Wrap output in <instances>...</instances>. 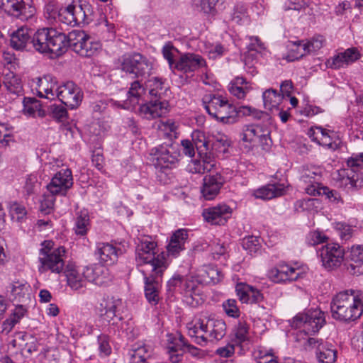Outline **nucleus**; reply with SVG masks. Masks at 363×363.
Instances as JSON below:
<instances>
[{
	"mask_svg": "<svg viewBox=\"0 0 363 363\" xmlns=\"http://www.w3.org/2000/svg\"><path fill=\"white\" fill-rule=\"evenodd\" d=\"M86 33L84 30H74L67 35L65 33L54 28H48L40 32L38 40L40 50L48 49V53H52L57 57L65 53L69 48L77 53V46L79 47L84 39H86Z\"/></svg>",
	"mask_w": 363,
	"mask_h": 363,
	"instance_id": "f257e3e1",
	"label": "nucleus"
},
{
	"mask_svg": "<svg viewBox=\"0 0 363 363\" xmlns=\"http://www.w3.org/2000/svg\"><path fill=\"white\" fill-rule=\"evenodd\" d=\"M332 317L343 323L359 318L363 314V291L347 290L333 296L330 303Z\"/></svg>",
	"mask_w": 363,
	"mask_h": 363,
	"instance_id": "f03ea898",
	"label": "nucleus"
},
{
	"mask_svg": "<svg viewBox=\"0 0 363 363\" xmlns=\"http://www.w3.org/2000/svg\"><path fill=\"white\" fill-rule=\"evenodd\" d=\"M203 107L209 116L223 124H232L236 121L239 113L245 116L259 114L250 106H241L238 109L221 94H208L202 98Z\"/></svg>",
	"mask_w": 363,
	"mask_h": 363,
	"instance_id": "7ed1b4c3",
	"label": "nucleus"
},
{
	"mask_svg": "<svg viewBox=\"0 0 363 363\" xmlns=\"http://www.w3.org/2000/svg\"><path fill=\"white\" fill-rule=\"evenodd\" d=\"M149 94L151 100L140 106L141 116L148 120L161 117L169 111V102L164 96L169 91L167 79L155 77L149 80Z\"/></svg>",
	"mask_w": 363,
	"mask_h": 363,
	"instance_id": "20e7f679",
	"label": "nucleus"
},
{
	"mask_svg": "<svg viewBox=\"0 0 363 363\" xmlns=\"http://www.w3.org/2000/svg\"><path fill=\"white\" fill-rule=\"evenodd\" d=\"M135 261L138 266H150V272H155L157 274H164L168 267L163 252H157V244L149 235L138 238L135 249Z\"/></svg>",
	"mask_w": 363,
	"mask_h": 363,
	"instance_id": "39448f33",
	"label": "nucleus"
},
{
	"mask_svg": "<svg viewBox=\"0 0 363 363\" xmlns=\"http://www.w3.org/2000/svg\"><path fill=\"white\" fill-rule=\"evenodd\" d=\"M322 174L323 170L318 167L311 166L303 169L301 181L305 185L306 193L313 196L325 195L330 202L342 204L343 201L337 191L330 190L328 187L323 185Z\"/></svg>",
	"mask_w": 363,
	"mask_h": 363,
	"instance_id": "423d86ee",
	"label": "nucleus"
},
{
	"mask_svg": "<svg viewBox=\"0 0 363 363\" xmlns=\"http://www.w3.org/2000/svg\"><path fill=\"white\" fill-rule=\"evenodd\" d=\"M326 323L324 312L318 308L310 309L298 313L292 320L291 325L298 331L296 334V341L305 339L303 336L317 333Z\"/></svg>",
	"mask_w": 363,
	"mask_h": 363,
	"instance_id": "0eeeda50",
	"label": "nucleus"
},
{
	"mask_svg": "<svg viewBox=\"0 0 363 363\" xmlns=\"http://www.w3.org/2000/svg\"><path fill=\"white\" fill-rule=\"evenodd\" d=\"M57 22L67 26H75L88 24L92 21L93 9L91 5L84 0L74 1L65 8H60Z\"/></svg>",
	"mask_w": 363,
	"mask_h": 363,
	"instance_id": "6e6552de",
	"label": "nucleus"
},
{
	"mask_svg": "<svg viewBox=\"0 0 363 363\" xmlns=\"http://www.w3.org/2000/svg\"><path fill=\"white\" fill-rule=\"evenodd\" d=\"M48 30L43 28L33 33V30L27 27H21L11 35V46L16 50H30L33 48L40 53H48V49L40 50L39 38L40 32Z\"/></svg>",
	"mask_w": 363,
	"mask_h": 363,
	"instance_id": "1a4fd4ad",
	"label": "nucleus"
},
{
	"mask_svg": "<svg viewBox=\"0 0 363 363\" xmlns=\"http://www.w3.org/2000/svg\"><path fill=\"white\" fill-rule=\"evenodd\" d=\"M179 156L172 143H162L150 150L149 160L156 168L162 170L176 167Z\"/></svg>",
	"mask_w": 363,
	"mask_h": 363,
	"instance_id": "9d476101",
	"label": "nucleus"
},
{
	"mask_svg": "<svg viewBox=\"0 0 363 363\" xmlns=\"http://www.w3.org/2000/svg\"><path fill=\"white\" fill-rule=\"evenodd\" d=\"M67 250L65 247L60 246L53 250L52 253L38 257V272L40 274L50 272L54 274H60L65 272V258Z\"/></svg>",
	"mask_w": 363,
	"mask_h": 363,
	"instance_id": "9b49d317",
	"label": "nucleus"
},
{
	"mask_svg": "<svg viewBox=\"0 0 363 363\" xmlns=\"http://www.w3.org/2000/svg\"><path fill=\"white\" fill-rule=\"evenodd\" d=\"M318 254L324 268L333 270L342 264L345 257V250L338 243L331 242L323 246L318 251Z\"/></svg>",
	"mask_w": 363,
	"mask_h": 363,
	"instance_id": "f8f14e48",
	"label": "nucleus"
},
{
	"mask_svg": "<svg viewBox=\"0 0 363 363\" xmlns=\"http://www.w3.org/2000/svg\"><path fill=\"white\" fill-rule=\"evenodd\" d=\"M73 186V177L70 169H61L51 178L50 182L46 185L48 192L65 196L69 189Z\"/></svg>",
	"mask_w": 363,
	"mask_h": 363,
	"instance_id": "ddd939ff",
	"label": "nucleus"
},
{
	"mask_svg": "<svg viewBox=\"0 0 363 363\" xmlns=\"http://www.w3.org/2000/svg\"><path fill=\"white\" fill-rule=\"evenodd\" d=\"M56 97L64 105L74 109L79 106L83 94L79 86L73 82L69 81L58 85Z\"/></svg>",
	"mask_w": 363,
	"mask_h": 363,
	"instance_id": "4468645a",
	"label": "nucleus"
},
{
	"mask_svg": "<svg viewBox=\"0 0 363 363\" xmlns=\"http://www.w3.org/2000/svg\"><path fill=\"white\" fill-rule=\"evenodd\" d=\"M123 304L122 299L113 296H104L99 306L96 308V313L99 318L108 323H111L117 312Z\"/></svg>",
	"mask_w": 363,
	"mask_h": 363,
	"instance_id": "2eb2a0df",
	"label": "nucleus"
},
{
	"mask_svg": "<svg viewBox=\"0 0 363 363\" xmlns=\"http://www.w3.org/2000/svg\"><path fill=\"white\" fill-rule=\"evenodd\" d=\"M306 344L311 348L315 349L317 359L321 363H334L337 359V350L334 345L323 340L314 337L306 339Z\"/></svg>",
	"mask_w": 363,
	"mask_h": 363,
	"instance_id": "dca6fc26",
	"label": "nucleus"
},
{
	"mask_svg": "<svg viewBox=\"0 0 363 363\" xmlns=\"http://www.w3.org/2000/svg\"><path fill=\"white\" fill-rule=\"evenodd\" d=\"M209 314L201 313L194 315L193 319L186 324L188 335L193 339L194 342L200 345L206 346V337H204L206 323Z\"/></svg>",
	"mask_w": 363,
	"mask_h": 363,
	"instance_id": "f3484780",
	"label": "nucleus"
},
{
	"mask_svg": "<svg viewBox=\"0 0 363 363\" xmlns=\"http://www.w3.org/2000/svg\"><path fill=\"white\" fill-rule=\"evenodd\" d=\"M145 284V295L147 301L152 305H157L160 300V290L161 287V279L163 274H157L155 272L147 274L142 271Z\"/></svg>",
	"mask_w": 363,
	"mask_h": 363,
	"instance_id": "a211bd4d",
	"label": "nucleus"
},
{
	"mask_svg": "<svg viewBox=\"0 0 363 363\" xmlns=\"http://www.w3.org/2000/svg\"><path fill=\"white\" fill-rule=\"evenodd\" d=\"M206 65V60L199 55L195 53H182L174 66V70L184 74L195 72Z\"/></svg>",
	"mask_w": 363,
	"mask_h": 363,
	"instance_id": "6ab92c4d",
	"label": "nucleus"
},
{
	"mask_svg": "<svg viewBox=\"0 0 363 363\" xmlns=\"http://www.w3.org/2000/svg\"><path fill=\"white\" fill-rule=\"evenodd\" d=\"M123 253L122 249L113 242H99L95 251L99 262L106 265L115 264Z\"/></svg>",
	"mask_w": 363,
	"mask_h": 363,
	"instance_id": "aec40b11",
	"label": "nucleus"
},
{
	"mask_svg": "<svg viewBox=\"0 0 363 363\" xmlns=\"http://www.w3.org/2000/svg\"><path fill=\"white\" fill-rule=\"evenodd\" d=\"M198 281L193 277L186 276L182 279L180 294L183 295L186 304L191 307H196L202 302L198 289Z\"/></svg>",
	"mask_w": 363,
	"mask_h": 363,
	"instance_id": "412c9836",
	"label": "nucleus"
},
{
	"mask_svg": "<svg viewBox=\"0 0 363 363\" xmlns=\"http://www.w3.org/2000/svg\"><path fill=\"white\" fill-rule=\"evenodd\" d=\"M232 208L224 203L205 209L203 216L205 220L212 225H225L232 216Z\"/></svg>",
	"mask_w": 363,
	"mask_h": 363,
	"instance_id": "4be33fe9",
	"label": "nucleus"
},
{
	"mask_svg": "<svg viewBox=\"0 0 363 363\" xmlns=\"http://www.w3.org/2000/svg\"><path fill=\"white\" fill-rule=\"evenodd\" d=\"M225 183L223 177L218 173L206 175L203 178L201 194L206 200H213L219 194Z\"/></svg>",
	"mask_w": 363,
	"mask_h": 363,
	"instance_id": "5701e85b",
	"label": "nucleus"
},
{
	"mask_svg": "<svg viewBox=\"0 0 363 363\" xmlns=\"http://www.w3.org/2000/svg\"><path fill=\"white\" fill-rule=\"evenodd\" d=\"M85 277L87 281L91 282L99 286L108 285L111 282L113 277L109 269L104 265H94L85 267Z\"/></svg>",
	"mask_w": 363,
	"mask_h": 363,
	"instance_id": "b1692460",
	"label": "nucleus"
},
{
	"mask_svg": "<svg viewBox=\"0 0 363 363\" xmlns=\"http://www.w3.org/2000/svg\"><path fill=\"white\" fill-rule=\"evenodd\" d=\"M189 238V230L180 228L175 230L169 238L167 245L168 256L177 257L185 250V244Z\"/></svg>",
	"mask_w": 363,
	"mask_h": 363,
	"instance_id": "393cba45",
	"label": "nucleus"
},
{
	"mask_svg": "<svg viewBox=\"0 0 363 363\" xmlns=\"http://www.w3.org/2000/svg\"><path fill=\"white\" fill-rule=\"evenodd\" d=\"M4 5L5 10L10 15L22 21L29 19L35 13V9L29 4H26L24 0H6Z\"/></svg>",
	"mask_w": 363,
	"mask_h": 363,
	"instance_id": "a878e982",
	"label": "nucleus"
},
{
	"mask_svg": "<svg viewBox=\"0 0 363 363\" xmlns=\"http://www.w3.org/2000/svg\"><path fill=\"white\" fill-rule=\"evenodd\" d=\"M206 328L205 329L204 337H206V345L208 342L218 341L221 340L226 333L225 323L220 320L216 318L213 315L208 316V322L206 323Z\"/></svg>",
	"mask_w": 363,
	"mask_h": 363,
	"instance_id": "bb28decb",
	"label": "nucleus"
},
{
	"mask_svg": "<svg viewBox=\"0 0 363 363\" xmlns=\"http://www.w3.org/2000/svg\"><path fill=\"white\" fill-rule=\"evenodd\" d=\"M36 93L40 98L52 100L56 98L58 82L52 75H45L36 79Z\"/></svg>",
	"mask_w": 363,
	"mask_h": 363,
	"instance_id": "cd10ccee",
	"label": "nucleus"
},
{
	"mask_svg": "<svg viewBox=\"0 0 363 363\" xmlns=\"http://www.w3.org/2000/svg\"><path fill=\"white\" fill-rule=\"evenodd\" d=\"M340 186L347 191L357 190L362 186L363 179L353 169H342L338 172Z\"/></svg>",
	"mask_w": 363,
	"mask_h": 363,
	"instance_id": "c85d7f7f",
	"label": "nucleus"
},
{
	"mask_svg": "<svg viewBox=\"0 0 363 363\" xmlns=\"http://www.w3.org/2000/svg\"><path fill=\"white\" fill-rule=\"evenodd\" d=\"M67 284L73 290H79L86 286L85 267L82 271L72 264H68L65 270Z\"/></svg>",
	"mask_w": 363,
	"mask_h": 363,
	"instance_id": "c756f323",
	"label": "nucleus"
},
{
	"mask_svg": "<svg viewBox=\"0 0 363 363\" xmlns=\"http://www.w3.org/2000/svg\"><path fill=\"white\" fill-rule=\"evenodd\" d=\"M286 187L287 185L284 182L269 183L255 190L253 196L256 199L269 200L284 195L286 193Z\"/></svg>",
	"mask_w": 363,
	"mask_h": 363,
	"instance_id": "7c9ffc66",
	"label": "nucleus"
},
{
	"mask_svg": "<svg viewBox=\"0 0 363 363\" xmlns=\"http://www.w3.org/2000/svg\"><path fill=\"white\" fill-rule=\"evenodd\" d=\"M347 271L355 276L363 274V245L352 247L347 264Z\"/></svg>",
	"mask_w": 363,
	"mask_h": 363,
	"instance_id": "2f4dec72",
	"label": "nucleus"
},
{
	"mask_svg": "<svg viewBox=\"0 0 363 363\" xmlns=\"http://www.w3.org/2000/svg\"><path fill=\"white\" fill-rule=\"evenodd\" d=\"M325 40L323 35H316L310 40H299L298 46H296V49L298 50L301 47L302 52H299L296 55H294L293 59L298 60L306 55L315 53L323 48Z\"/></svg>",
	"mask_w": 363,
	"mask_h": 363,
	"instance_id": "473e14b6",
	"label": "nucleus"
},
{
	"mask_svg": "<svg viewBox=\"0 0 363 363\" xmlns=\"http://www.w3.org/2000/svg\"><path fill=\"white\" fill-rule=\"evenodd\" d=\"M200 159L193 160L189 165V171L195 174H204L211 171L216 161L211 154L199 155Z\"/></svg>",
	"mask_w": 363,
	"mask_h": 363,
	"instance_id": "72a5a7b5",
	"label": "nucleus"
},
{
	"mask_svg": "<svg viewBox=\"0 0 363 363\" xmlns=\"http://www.w3.org/2000/svg\"><path fill=\"white\" fill-rule=\"evenodd\" d=\"M252 89L250 83L242 77H236L228 85V91L238 99H244Z\"/></svg>",
	"mask_w": 363,
	"mask_h": 363,
	"instance_id": "f704fd0d",
	"label": "nucleus"
},
{
	"mask_svg": "<svg viewBox=\"0 0 363 363\" xmlns=\"http://www.w3.org/2000/svg\"><path fill=\"white\" fill-rule=\"evenodd\" d=\"M262 99L264 108L272 113L279 111L282 105L284 96L274 89H269L263 92Z\"/></svg>",
	"mask_w": 363,
	"mask_h": 363,
	"instance_id": "c9c22d12",
	"label": "nucleus"
},
{
	"mask_svg": "<svg viewBox=\"0 0 363 363\" xmlns=\"http://www.w3.org/2000/svg\"><path fill=\"white\" fill-rule=\"evenodd\" d=\"M26 313L27 310L23 305L16 306L11 315L3 322L1 333L8 335L14 326L20 323Z\"/></svg>",
	"mask_w": 363,
	"mask_h": 363,
	"instance_id": "e433bc0d",
	"label": "nucleus"
},
{
	"mask_svg": "<svg viewBox=\"0 0 363 363\" xmlns=\"http://www.w3.org/2000/svg\"><path fill=\"white\" fill-rule=\"evenodd\" d=\"M91 228L89 213L86 211H81L77 213L74 219L73 230L80 237L86 236Z\"/></svg>",
	"mask_w": 363,
	"mask_h": 363,
	"instance_id": "4c0bfd02",
	"label": "nucleus"
},
{
	"mask_svg": "<svg viewBox=\"0 0 363 363\" xmlns=\"http://www.w3.org/2000/svg\"><path fill=\"white\" fill-rule=\"evenodd\" d=\"M4 85L6 90V94L11 99L23 95L22 82L18 77L12 75L11 77H6L4 81Z\"/></svg>",
	"mask_w": 363,
	"mask_h": 363,
	"instance_id": "58836bf2",
	"label": "nucleus"
},
{
	"mask_svg": "<svg viewBox=\"0 0 363 363\" xmlns=\"http://www.w3.org/2000/svg\"><path fill=\"white\" fill-rule=\"evenodd\" d=\"M23 113L28 116L44 117L45 116V111L41 108L40 101L33 97H24L23 100Z\"/></svg>",
	"mask_w": 363,
	"mask_h": 363,
	"instance_id": "ea45409f",
	"label": "nucleus"
},
{
	"mask_svg": "<svg viewBox=\"0 0 363 363\" xmlns=\"http://www.w3.org/2000/svg\"><path fill=\"white\" fill-rule=\"evenodd\" d=\"M151 355L152 350L150 346L143 343L136 344L130 353V363H146Z\"/></svg>",
	"mask_w": 363,
	"mask_h": 363,
	"instance_id": "a19ab883",
	"label": "nucleus"
},
{
	"mask_svg": "<svg viewBox=\"0 0 363 363\" xmlns=\"http://www.w3.org/2000/svg\"><path fill=\"white\" fill-rule=\"evenodd\" d=\"M229 21L237 25H244L249 23L250 18L247 6L242 3L236 4L230 13Z\"/></svg>",
	"mask_w": 363,
	"mask_h": 363,
	"instance_id": "79ce46f5",
	"label": "nucleus"
},
{
	"mask_svg": "<svg viewBox=\"0 0 363 363\" xmlns=\"http://www.w3.org/2000/svg\"><path fill=\"white\" fill-rule=\"evenodd\" d=\"M191 140L199 155L211 154L210 141L207 140L205 133L199 130H194L191 133Z\"/></svg>",
	"mask_w": 363,
	"mask_h": 363,
	"instance_id": "37998d69",
	"label": "nucleus"
},
{
	"mask_svg": "<svg viewBox=\"0 0 363 363\" xmlns=\"http://www.w3.org/2000/svg\"><path fill=\"white\" fill-rule=\"evenodd\" d=\"M145 92L144 87L139 81L131 83L130 87L127 93L128 99L121 106L123 108H128L130 106H134L139 103L142 94Z\"/></svg>",
	"mask_w": 363,
	"mask_h": 363,
	"instance_id": "c03bdc74",
	"label": "nucleus"
},
{
	"mask_svg": "<svg viewBox=\"0 0 363 363\" xmlns=\"http://www.w3.org/2000/svg\"><path fill=\"white\" fill-rule=\"evenodd\" d=\"M167 351L184 350L186 345V338L179 333H169L166 335Z\"/></svg>",
	"mask_w": 363,
	"mask_h": 363,
	"instance_id": "a18cd8bd",
	"label": "nucleus"
},
{
	"mask_svg": "<svg viewBox=\"0 0 363 363\" xmlns=\"http://www.w3.org/2000/svg\"><path fill=\"white\" fill-rule=\"evenodd\" d=\"M253 357L256 363H279L273 350L262 346H257L255 348Z\"/></svg>",
	"mask_w": 363,
	"mask_h": 363,
	"instance_id": "49530a36",
	"label": "nucleus"
},
{
	"mask_svg": "<svg viewBox=\"0 0 363 363\" xmlns=\"http://www.w3.org/2000/svg\"><path fill=\"white\" fill-rule=\"evenodd\" d=\"M100 47L99 42L94 41L86 34V39H84L79 47H77L79 48H77V53L83 57H91L97 52Z\"/></svg>",
	"mask_w": 363,
	"mask_h": 363,
	"instance_id": "de8ad7c7",
	"label": "nucleus"
},
{
	"mask_svg": "<svg viewBox=\"0 0 363 363\" xmlns=\"http://www.w3.org/2000/svg\"><path fill=\"white\" fill-rule=\"evenodd\" d=\"M213 141L211 147L218 154H225L228 152L230 145V141L228 137L220 133L213 135Z\"/></svg>",
	"mask_w": 363,
	"mask_h": 363,
	"instance_id": "09e8293b",
	"label": "nucleus"
},
{
	"mask_svg": "<svg viewBox=\"0 0 363 363\" xmlns=\"http://www.w3.org/2000/svg\"><path fill=\"white\" fill-rule=\"evenodd\" d=\"M30 286L26 283L15 281L12 284L11 293L13 299L18 302H24L28 299Z\"/></svg>",
	"mask_w": 363,
	"mask_h": 363,
	"instance_id": "8fccbe9b",
	"label": "nucleus"
},
{
	"mask_svg": "<svg viewBox=\"0 0 363 363\" xmlns=\"http://www.w3.org/2000/svg\"><path fill=\"white\" fill-rule=\"evenodd\" d=\"M162 54L163 57L167 61L169 69L174 71V66L177 64L175 60L176 54H182L179 50L173 45L172 42L166 43L162 48Z\"/></svg>",
	"mask_w": 363,
	"mask_h": 363,
	"instance_id": "3c124183",
	"label": "nucleus"
},
{
	"mask_svg": "<svg viewBox=\"0 0 363 363\" xmlns=\"http://www.w3.org/2000/svg\"><path fill=\"white\" fill-rule=\"evenodd\" d=\"M138 59H141V55L139 53L123 55L120 60L121 69L133 74L136 63H138Z\"/></svg>",
	"mask_w": 363,
	"mask_h": 363,
	"instance_id": "603ef678",
	"label": "nucleus"
},
{
	"mask_svg": "<svg viewBox=\"0 0 363 363\" xmlns=\"http://www.w3.org/2000/svg\"><path fill=\"white\" fill-rule=\"evenodd\" d=\"M220 0H195V6L201 12L215 16L218 13L216 5Z\"/></svg>",
	"mask_w": 363,
	"mask_h": 363,
	"instance_id": "864d4df0",
	"label": "nucleus"
},
{
	"mask_svg": "<svg viewBox=\"0 0 363 363\" xmlns=\"http://www.w3.org/2000/svg\"><path fill=\"white\" fill-rule=\"evenodd\" d=\"M233 332L235 335V342L237 344H241L248 338L249 325L246 320L240 319L235 325Z\"/></svg>",
	"mask_w": 363,
	"mask_h": 363,
	"instance_id": "5fc2aeb1",
	"label": "nucleus"
},
{
	"mask_svg": "<svg viewBox=\"0 0 363 363\" xmlns=\"http://www.w3.org/2000/svg\"><path fill=\"white\" fill-rule=\"evenodd\" d=\"M218 272L216 269L210 266H204L199 270L198 277L201 278L199 281L206 284L216 283L218 281Z\"/></svg>",
	"mask_w": 363,
	"mask_h": 363,
	"instance_id": "6e6d98bb",
	"label": "nucleus"
},
{
	"mask_svg": "<svg viewBox=\"0 0 363 363\" xmlns=\"http://www.w3.org/2000/svg\"><path fill=\"white\" fill-rule=\"evenodd\" d=\"M152 69V65L148 60L141 55V59H138V63H136L133 74L135 77H145L150 74Z\"/></svg>",
	"mask_w": 363,
	"mask_h": 363,
	"instance_id": "4d7b16f0",
	"label": "nucleus"
},
{
	"mask_svg": "<svg viewBox=\"0 0 363 363\" xmlns=\"http://www.w3.org/2000/svg\"><path fill=\"white\" fill-rule=\"evenodd\" d=\"M97 344L99 355L101 357H106L111 354L112 349L110 345V337L108 335L101 333L98 335Z\"/></svg>",
	"mask_w": 363,
	"mask_h": 363,
	"instance_id": "13d9d810",
	"label": "nucleus"
},
{
	"mask_svg": "<svg viewBox=\"0 0 363 363\" xmlns=\"http://www.w3.org/2000/svg\"><path fill=\"white\" fill-rule=\"evenodd\" d=\"M248 39L247 52L245 55H250V57H257V55L264 50V44L257 36H250Z\"/></svg>",
	"mask_w": 363,
	"mask_h": 363,
	"instance_id": "bf43d9fd",
	"label": "nucleus"
},
{
	"mask_svg": "<svg viewBox=\"0 0 363 363\" xmlns=\"http://www.w3.org/2000/svg\"><path fill=\"white\" fill-rule=\"evenodd\" d=\"M242 247L250 254H255L260 250L261 240L257 236H247L242 240Z\"/></svg>",
	"mask_w": 363,
	"mask_h": 363,
	"instance_id": "052dcab7",
	"label": "nucleus"
},
{
	"mask_svg": "<svg viewBox=\"0 0 363 363\" xmlns=\"http://www.w3.org/2000/svg\"><path fill=\"white\" fill-rule=\"evenodd\" d=\"M208 247L214 259H218L227 252V245L218 238H213Z\"/></svg>",
	"mask_w": 363,
	"mask_h": 363,
	"instance_id": "680f3d73",
	"label": "nucleus"
},
{
	"mask_svg": "<svg viewBox=\"0 0 363 363\" xmlns=\"http://www.w3.org/2000/svg\"><path fill=\"white\" fill-rule=\"evenodd\" d=\"M57 196V194H53L49 192L48 194H44L43 195L40 204V211L41 213L43 214H49L52 212L56 200L55 197Z\"/></svg>",
	"mask_w": 363,
	"mask_h": 363,
	"instance_id": "e2e57ef3",
	"label": "nucleus"
},
{
	"mask_svg": "<svg viewBox=\"0 0 363 363\" xmlns=\"http://www.w3.org/2000/svg\"><path fill=\"white\" fill-rule=\"evenodd\" d=\"M9 213L12 220L21 222L26 218L27 211L23 205L15 201L9 206Z\"/></svg>",
	"mask_w": 363,
	"mask_h": 363,
	"instance_id": "0e129e2a",
	"label": "nucleus"
},
{
	"mask_svg": "<svg viewBox=\"0 0 363 363\" xmlns=\"http://www.w3.org/2000/svg\"><path fill=\"white\" fill-rule=\"evenodd\" d=\"M49 115L58 122L65 121L68 116L67 108L61 104H52L50 106Z\"/></svg>",
	"mask_w": 363,
	"mask_h": 363,
	"instance_id": "69168bd1",
	"label": "nucleus"
},
{
	"mask_svg": "<svg viewBox=\"0 0 363 363\" xmlns=\"http://www.w3.org/2000/svg\"><path fill=\"white\" fill-rule=\"evenodd\" d=\"M279 267L283 274V279L285 281H296L300 277L299 269L289 266L286 263H279Z\"/></svg>",
	"mask_w": 363,
	"mask_h": 363,
	"instance_id": "338daca9",
	"label": "nucleus"
},
{
	"mask_svg": "<svg viewBox=\"0 0 363 363\" xmlns=\"http://www.w3.org/2000/svg\"><path fill=\"white\" fill-rule=\"evenodd\" d=\"M252 286H250L245 283H238L235 286V292L236 295L238 297L239 300L242 303H249V300L251 298V295H250V290H252Z\"/></svg>",
	"mask_w": 363,
	"mask_h": 363,
	"instance_id": "774afa93",
	"label": "nucleus"
}]
</instances>
